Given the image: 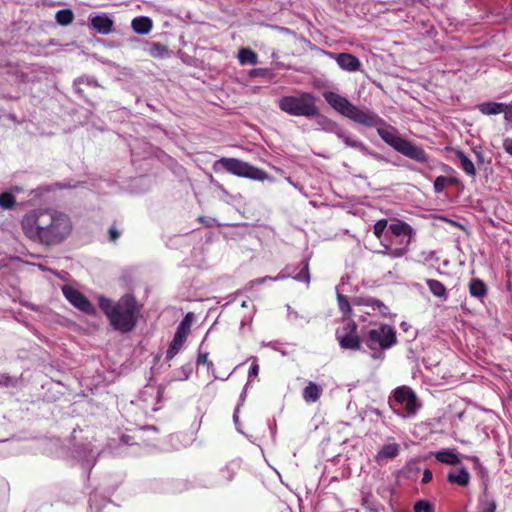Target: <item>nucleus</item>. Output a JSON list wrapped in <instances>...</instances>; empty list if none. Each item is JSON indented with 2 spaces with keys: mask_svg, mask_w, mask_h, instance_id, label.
<instances>
[{
  "mask_svg": "<svg viewBox=\"0 0 512 512\" xmlns=\"http://www.w3.org/2000/svg\"><path fill=\"white\" fill-rule=\"evenodd\" d=\"M192 321H193V314L189 312L185 315V317L182 319V321L178 325L175 334L180 335L182 338L187 340V337L191 330Z\"/></svg>",
  "mask_w": 512,
  "mask_h": 512,
  "instance_id": "25",
  "label": "nucleus"
},
{
  "mask_svg": "<svg viewBox=\"0 0 512 512\" xmlns=\"http://www.w3.org/2000/svg\"><path fill=\"white\" fill-rule=\"evenodd\" d=\"M131 27L137 34L146 35L151 31L153 23L149 17L141 16L132 20Z\"/></svg>",
  "mask_w": 512,
  "mask_h": 512,
  "instance_id": "17",
  "label": "nucleus"
},
{
  "mask_svg": "<svg viewBox=\"0 0 512 512\" xmlns=\"http://www.w3.org/2000/svg\"><path fill=\"white\" fill-rule=\"evenodd\" d=\"M256 377V360H253L249 367V378Z\"/></svg>",
  "mask_w": 512,
  "mask_h": 512,
  "instance_id": "40",
  "label": "nucleus"
},
{
  "mask_svg": "<svg viewBox=\"0 0 512 512\" xmlns=\"http://www.w3.org/2000/svg\"><path fill=\"white\" fill-rule=\"evenodd\" d=\"M360 303L365 306H371L373 308H377V310L383 315L387 316L389 314V308L382 301L376 298H361Z\"/></svg>",
  "mask_w": 512,
  "mask_h": 512,
  "instance_id": "26",
  "label": "nucleus"
},
{
  "mask_svg": "<svg viewBox=\"0 0 512 512\" xmlns=\"http://www.w3.org/2000/svg\"><path fill=\"white\" fill-rule=\"evenodd\" d=\"M196 364L199 366V365H205L207 366V369L209 370L210 368H213V363L212 361L209 360V352L207 351H204L202 349V345H200L199 349H198V354H197V359H196Z\"/></svg>",
  "mask_w": 512,
  "mask_h": 512,
  "instance_id": "32",
  "label": "nucleus"
},
{
  "mask_svg": "<svg viewBox=\"0 0 512 512\" xmlns=\"http://www.w3.org/2000/svg\"><path fill=\"white\" fill-rule=\"evenodd\" d=\"M339 137L343 139L346 146L356 148L365 155H369L376 160L382 159L381 155L375 151L370 150L362 141L357 140L349 135L339 134Z\"/></svg>",
  "mask_w": 512,
  "mask_h": 512,
  "instance_id": "14",
  "label": "nucleus"
},
{
  "mask_svg": "<svg viewBox=\"0 0 512 512\" xmlns=\"http://www.w3.org/2000/svg\"><path fill=\"white\" fill-rule=\"evenodd\" d=\"M216 165L221 166L234 175L256 179V169L238 159L224 157L219 159Z\"/></svg>",
  "mask_w": 512,
  "mask_h": 512,
  "instance_id": "8",
  "label": "nucleus"
},
{
  "mask_svg": "<svg viewBox=\"0 0 512 512\" xmlns=\"http://www.w3.org/2000/svg\"><path fill=\"white\" fill-rule=\"evenodd\" d=\"M387 226H388L387 219H380L374 224L373 233L377 239H381L383 232L387 228Z\"/></svg>",
  "mask_w": 512,
  "mask_h": 512,
  "instance_id": "35",
  "label": "nucleus"
},
{
  "mask_svg": "<svg viewBox=\"0 0 512 512\" xmlns=\"http://www.w3.org/2000/svg\"><path fill=\"white\" fill-rule=\"evenodd\" d=\"M302 268L299 272L295 273L294 271H290L289 267H286L282 272H280L274 280L285 279L288 277H293V279L309 284L310 282V273H309V261L307 259L302 260L301 262Z\"/></svg>",
  "mask_w": 512,
  "mask_h": 512,
  "instance_id": "10",
  "label": "nucleus"
},
{
  "mask_svg": "<svg viewBox=\"0 0 512 512\" xmlns=\"http://www.w3.org/2000/svg\"><path fill=\"white\" fill-rule=\"evenodd\" d=\"M399 247L391 248L390 246H386V251H389V256L392 258H400L407 254L408 247L406 246V241L401 240Z\"/></svg>",
  "mask_w": 512,
  "mask_h": 512,
  "instance_id": "31",
  "label": "nucleus"
},
{
  "mask_svg": "<svg viewBox=\"0 0 512 512\" xmlns=\"http://www.w3.org/2000/svg\"><path fill=\"white\" fill-rule=\"evenodd\" d=\"M414 512H434L433 505L427 500H419L414 504Z\"/></svg>",
  "mask_w": 512,
  "mask_h": 512,
  "instance_id": "34",
  "label": "nucleus"
},
{
  "mask_svg": "<svg viewBox=\"0 0 512 512\" xmlns=\"http://www.w3.org/2000/svg\"><path fill=\"white\" fill-rule=\"evenodd\" d=\"M396 341V333L389 325H382L368 332L367 345L371 349H374L375 345H379L382 349H388L392 347Z\"/></svg>",
  "mask_w": 512,
  "mask_h": 512,
  "instance_id": "5",
  "label": "nucleus"
},
{
  "mask_svg": "<svg viewBox=\"0 0 512 512\" xmlns=\"http://www.w3.org/2000/svg\"><path fill=\"white\" fill-rule=\"evenodd\" d=\"M447 480L450 483H456L459 486L466 487L470 482V474L466 468H461L457 472H449Z\"/></svg>",
  "mask_w": 512,
  "mask_h": 512,
  "instance_id": "18",
  "label": "nucleus"
},
{
  "mask_svg": "<svg viewBox=\"0 0 512 512\" xmlns=\"http://www.w3.org/2000/svg\"><path fill=\"white\" fill-rule=\"evenodd\" d=\"M426 284L430 290V292L440 299L446 300L448 298V292L445 285L435 279H426Z\"/></svg>",
  "mask_w": 512,
  "mask_h": 512,
  "instance_id": "20",
  "label": "nucleus"
},
{
  "mask_svg": "<svg viewBox=\"0 0 512 512\" xmlns=\"http://www.w3.org/2000/svg\"><path fill=\"white\" fill-rule=\"evenodd\" d=\"M266 178V173L261 169H258V181H263Z\"/></svg>",
  "mask_w": 512,
  "mask_h": 512,
  "instance_id": "45",
  "label": "nucleus"
},
{
  "mask_svg": "<svg viewBox=\"0 0 512 512\" xmlns=\"http://www.w3.org/2000/svg\"><path fill=\"white\" fill-rule=\"evenodd\" d=\"M455 155L459 160L461 169L471 178L476 177V169L472 160L460 149L455 150Z\"/></svg>",
  "mask_w": 512,
  "mask_h": 512,
  "instance_id": "15",
  "label": "nucleus"
},
{
  "mask_svg": "<svg viewBox=\"0 0 512 512\" xmlns=\"http://www.w3.org/2000/svg\"><path fill=\"white\" fill-rule=\"evenodd\" d=\"M99 307L113 329L121 333L134 330L141 311V306L131 294H125L117 301L100 297Z\"/></svg>",
  "mask_w": 512,
  "mask_h": 512,
  "instance_id": "3",
  "label": "nucleus"
},
{
  "mask_svg": "<svg viewBox=\"0 0 512 512\" xmlns=\"http://www.w3.org/2000/svg\"><path fill=\"white\" fill-rule=\"evenodd\" d=\"M336 62L343 70L355 72L359 70L360 60L350 53H339L336 56Z\"/></svg>",
  "mask_w": 512,
  "mask_h": 512,
  "instance_id": "13",
  "label": "nucleus"
},
{
  "mask_svg": "<svg viewBox=\"0 0 512 512\" xmlns=\"http://www.w3.org/2000/svg\"><path fill=\"white\" fill-rule=\"evenodd\" d=\"M251 75L253 74H256V70L255 69H252L251 72H250Z\"/></svg>",
  "mask_w": 512,
  "mask_h": 512,
  "instance_id": "52",
  "label": "nucleus"
},
{
  "mask_svg": "<svg viewBox=\"0 0 512 512\" xmlns=\"http://www.w3.org/2000/svg\"><path fill=\"white\" fill-rule=\"evenodd\" d=\"M321 388L314 382H309L304 388L303 398L306 402H316L321 396Z\"/></svg>",
  "mask_w": 512,
  "mask_h": 512,
  "instance_id": "23",
  "label": "nucleus"
},
{
  "mask_svg": "<svg viewBox=\"0 0 512 512\" xmlns=\"http://www.w3.org/2000/svg\"><path fill=\"white\" fill-rule=\"evenodd\" d=\"M399 454V445L397 443L385 444L378 453L380 458H395Z\"/></svg>",
  "mask_w": 512,
  "mask_h": 512,
  "instance_id": "28",
  "label": "nucleus"
},
{
  "mask_svg": "<svg viewBox=\"0 0 512 512\" xmlns=\"http://www.w3.org/2000/svg\"><path fill=\"white\" fill-rule=\"evenodd\" d=\"M434 456L437 461L448 465H457L461 462L459 456L450 450L438 451Z\"/></svg>",
  "mask_w": 512,
  "mask_h": 512,
  "instance_id": "21",
  "label": "nucleus"
},
{
  "mask_svg": "<svg viewBox=\"0 0 512 512\" xmlns=\"http://www.w3.org/2000/svg\"><path fill=\"white\" fill-rule=\"evenodd\" d=\"M337 340L342 349L359 350L361 339L357 334V324L354 321L348 322L342 331L337 332Z\"/></svg>",
  "mask_w": 512,
  "mask_h": 512,
  "instance_id": "6",
  "label": "nucleus"
},
{
  "mask_svg": "<svg viewBox=\"0 0 512 512\" xmlns=\"http://www.w3.org/2000/svg\"><path fill=\"white\" fill-rule=\"evenodd\" d=\"M279 108L292 116L315 117L319 115L316 106V98L308 92H302L298 96H283L278 102Z\"/></svg>",
  "mask_w": 512,
  "mask_h": 512,
  "instance_id": "4",
  "label": "nucleus"
},
{
  "mask_svg": "<svg viewBox=\"0 0 512 512\" xmlns=\"http://www.w3.org/2000/svg\"><path fill=\"white\" fill-rule=\"evenodd\" d=\"M185 342L186 339L182 338L180 335L174 334V337L166 351V360H172L178 354Z\"/></svg>",
  "mask_w": 512,
  "mask_h": 512,
  "instance_id": "22",
  "label": "nucleus"
},
{
  "mask_svg": "<svg viewBox=\"0 0 512 512\" xmlns=\"http://www.w3.org/2000/svg\"><path fill=\"white\" fill-rule=\"evenodd\" d=\"M476 157L478 159L479 162H483V154L482 152H476Z\"/></svg>",
  "mask_w": 512,
  "mask_h": 512,
  "instance_id": "48",
  "label": "nucleus"
},
{
  "mask_svg": "<svg viewBox=\"0 0 512 512\" xmlns=\"http://www.w3.org/2000/svg\"><path fill=\"white\" fill-rule=\"evenodd\" d=\"M326 102L339 114L367 128H376L380 138L398 153L418 163H427L429 156L423 148L398 135L397 130L383 118L369 109H360L346 97L332 91H325Z\"/></svg>",
  "mask_w": 512,
  "mask_h": 512,
  "instance_id": "1",
  "label": "nucleus"
},
{
  "mask_svg": "<svg viewBox=\"0 0 512 512\" xmlns=\"http://www.w3.org/2000/svg\"><path fill=\"white\" fill-rule=\"evenodd\" d=\"M446 186H448V185H447L446 177L445 176H438L435 179V181H434V190H435V192L440 193V192L444 191Z\"/></svg>",
  "mask_w": 512,
  "mask_h": 512,
  "instance_id": "36",
  "label": "nucleus"
},
{
  "mask_svg": "<svg viewBox=\"0 0 512 512\" xmlns=\"http://www.w3.org/2000/svg\"><path fill=\"white\" fill-rule=\"evenodd\" d=\"M233 418H234V421H235V424H236V426H237L238 430H239L241 433L245 434V432L240 428V424H239V421H238L237 411H235V413H234V415H233Z\"/></svg>",
  "mask_w": 512,
  "mask_h": 512,
  "instance_id": "44",
  "label": "nucleus"
},
{
  "mask_svg": "<svg viewBox=\"0 0 512 512\" xmlns=\"http://www.w3.org/2000/svg\"><path fill=\"white\" fill-rule=\"evenodd\" d=\"M393 400L389 401L390 407L394 410L395 403L405 405V411L408 414L415 413L417 409V398L415 393L406 386L398 387L394 390Z\"/></svg>",
  "mask_w": 512,
  "mask_h": 512,
  "instance_id": "7",
  "label": "nucleus"
},
{
  "mask_svg": "<svg viewBox=\"0 0 512 512\" xmlns=\"http://www.w3.org/2000/svg\"><path fill=\"white\" fill-rule=\"evenodd\" d=\"M257 75H258V77H262V76L266 75V70L258 68Z\"/></svg>",
  "mask_w": 512,
  "mask_h": 512,
  "instance_id": "47",
  "label": "nucleus"
},
{
  "mask_svg": "<svg viewBox=\"0 0 512 512\" xmlns=\"http://www.w3.org/2000/svg\"><path fill=\"white\" fill-rule=\"evenodd\" d=\"M467 459L470 460L471 462H473L475 467L480 466V460L477 456H469V457H467Z\"/></svg>",
  "mask_w": 512,
  "mask_h": 512,
  "instance_id": "43",
  "label": "nucleus"
},
{
  "mask_svg": "<svg viewBox=\"0 0 512 512\" xmlns=\"http://www.w3.org/2000/svg\"><path fill=\"white\" fill-rule=\"evenodd\" d=\"M386 246L387 245H383V250H380L377 253L382 254V255H389V251H386Z\"/></svg>",
  "mask_w": 512,
  "mask_h": 512,
  "instance_id": "46",
  "label": "nucleus"
},
{
  "mask_svg": "<svg viewBox=\"0 0 512 512\" xmlns=\"http://www.w3.org/2000/svg\"><path fill=\"white\" fill-rule=\"evenodd\" d=\"M16 205V197L10 191L0 193V208L3 210L13 209Z\"/></svg>",
  "mask_w": 512,
  "mask_h": 512,
  "instance_id": "27",
  "label": "nucleus"
},
{
  "mask_svg": "<svg viewBox=\"0 0 512 512\" xmlns=\"http://www.w3.org/2000/svg\"><path fill=\"white\" fill-rule=\"evenodd\" d=\"M337 301L340 311L343 313L344 316H349L352 312V308L350 306L349 300L347 296L338 293L337 294Z\"/></svg>",
  "mask_w": 512,
  "mask_h": 512,
  "instance_id": "33",
  "label": "nucleus"
},
{
  "mask_svg": "<svg viewBox=\"0 0 512 512\" xmlns=\"http://www.w3.org/2000/svg\"><path fill=\"white\" fill-rule=\"evenodd\" d=\"M55 18L58 24L67 26L73 22L74 14L70 9H62L56 13Z\"/></svg>",
  "mask_w": 512,
  "mask_h": 512,
  "instance_id": "30",
  "label": "nucleus"
},
{
  "mask_svg": "<svg viewBox=\"0 0 512 512\" xmlns=\"http://www.w3.org/2000/svg\"><path fill=\"white\" fill-rule=\"evenodd\" d=\"M505 151L512 155V139H506L504 142Z\"/></svg>",
  "mask_w": 512,
  "mask_h": 512,
  "instance_id": "41",
  "label": "nucleus"
},
{
  "mask_svg": "<svg viewBox=\"0 0 512 512\" xmlns=\"http://www.w3.org/2000/svg\"><path fill=\"white\" fill-rule=\"evenodd\" d=\"M109 240L115 242L120 237V232L115 228L111 227L108 231Z\"/></svg>",
  "mask_w": 512,
  "mask_h": 512,
  "instance_id": "38",
  "label": "nucleus"
},
{
  "mask_svg": "<svg viewBox=\"0 0 512 512\" xmlns=\"http://www.w3.org/2000/svg\"><path fill=\"white\" fill-rule=\"evenodd\" d=\"M507 105L497 102H485L478 106L479 111L484 115H496L505 112Z\"/></svg>",
  "mask_w": 512,
  "mask_h": 512,
  "instance_id": "19",
  "label": "nucleus"
},
{
  "mask_svg": "<svg viewBox=\"0 0 512 512\" xmlns=\"http://www.w3.org/2000/svg\"><path fill=\"white\" fill-rule=\"evenodd\" d=\"M433 478L432 472L429 469H425L423 472L422 483H429Z\"/></svg>",
  "mask_w": 512,
  "mask_h": 512,
  "instance_id": "39",
  "label": "nucleus"
},
{
  "mask_svg": "<svg viewBox=\"0 0 512 512\" xmlns=\"http://www.w3.org/2000/svg\"><path fill=\"white\" fill-rule=\"evenodd\" d=\"M62 292L65 298L80 311L88 315H93L95 313V308L92 303L75 288L65 285L62 288Z\"/></svg>",
  "mask_w": 512,
  "mask_h": 512,
  "instance_id": "9",
  "label": "nucleus"
},
{
  "mask_svg": "<svg viewBox=\"0 0 512 512\" xmlns=\"http://www.w3.org/2000/svg\"><path fill=\"white\" fill-rule=\"evenodd\" d=\"M148 54L154 58L163 59L169 56L168 46L160 42H152L148 47Z\"/></svg>",
  "mask_w": 512,
  "mask_h": 512,
  "instance_id": "24",
  "label": "nucleus"
},
{
  "mask_svg": "<svg viewBox=\"0 0 512 512\" xmlns=\"http://www.w3.org/2000/svg\"><path fill=\"white\" fill-rule=\"evenodd\" d=\"M236 466H237L236 464H231V465L227 466L226 469H227V471H230V470L233 471Z\"/></svg>",
  "mask_w": 512,
  "mask_h": 512,
  "instance_id": "50",
  "label": "nucleus"
},
{
  "mask_svg": "<svg viewBox=\"0 0 512 512\" xmlns=\"http://www.w3.org/2000/svg\"><path fill=\"white\" fill-rule=\"evenodd\" d=\"M91 27L98 33L107 35L113 30L114 22L107 15H97L90 18Z\"/></svg>",
  "mask_w": 512,
  "mask_h": 512,
  "instance_id": "11",
  "label": "nucleus"
},
{
  "mask_svg": "<svg viewBox=\"0 0 512 512\" xmlns=\"http://www.w3.org/2000/svg\"><path fill=\"white\" fill-rule=\"evenodd\" d=\"M389 229L396 237L405 236L407 238L405 240L406 246L411 244V240L414 235V229L410 224L402 220H397L395 223L390 224Z\"/></svg>",
  "mask_w": 512,
  "mask_h": 512,
  "instance_id": "12",
  "label": "nucleus"
},
{
  "mask_svg": "<svg viewBox=\"0 0 512 512\" xmlns=\"http://www.w3.org/2000/svg\"><path fill=\"white\" fill-rule=\"evenodd\" d=\"M447 185H455L459 183V179L456 177H446Z\"/></svg>",
  "mask_w": 512,
  "mask_h": 512,
  "instance_id": "42",
  "label": "nucleus"
},
{
  "mask_svg": "<svg viewBox=\"0 0 512 512\" xmlns=\"http://www.w3.org/2000/svg\"><path fill=\"white\" fill-rule=\"evenodd\" d=\"M468 289L469 294L478 299L485 297L488 293L487 285L479 278H472L469 282Z\"/></svg>",
  "mask_w": 512,
  "mask_h": 512,
  "instance_id": "16",
  "label": "nucleus"
},
{
  "mask_svg": "<svg viewBox=\"0 0 512 512\" xmlns=\"http://www.w3.org/2000/svg\"><path fill=\"white\" fill-rule=\"evenodd\" d=\"M238 59L242 65L255 64L256 54L249 48H241L238 53Z\"/></svg>",
  "mask_w": 512,
  "mask_h": 512,
  "instance_id": "29",
  "label": "nucleus"
},
{
  "mask_svg": "<svg viewBox=\"0 0 512 512\" xmlns=\"http://www.w3.org/2000/svg\"><path fill=\"white\" fill-rule=\"evenodd\" d=\"M372 412L377 416H382V412L379 409H373Z\"/></svg>",
  "mask_w": 512,
  "mask_h": 512,
  "instance_id": "49",
  "label": "nucleus"
},
{
  "mask_svg": "<svg viewBox=\"0 0 512 512\" xmlns=\"http://www.w3.org/2000/svg\"><path fill=\"white\" fill-rule=\"evenodd\" d=\"M496 511V503L493 500H488L484 503L483 509L481 512H495Z\"/></svg>",
  "mask_w": 512,
  "mask_h": 512,
  "instance_id": "37",
  "label": "nucleus"
},
{
  "mask_svg": "<svg viewBox=\"0 0 512 512\" xmlns=\"http://www.w3.org/2000/svg\"><path fill=\"white\" fill-rule=\"evenodd\" d=\"M21 229L27 239L46 248L62 244L72 233L69 215L52 208H39L26 213Z\"/></svg>",
  "mask_w": 512,
  "mask_h": 512,
  "instance_id": "2",
  "label": "nucleus"
},
{
  "mask_svg": "<svg viewBox=\"0 0 512 512\" xmlns=\"http://www.w3.org/2000/svg\"><path fill=\"white\" fill-rule=\"evenodd\" d=\"M265 281V278H262V279H258L257 280V283L260 284V283H263Z\"/></svg>",
  "mask_w": 512,
  "mask_h": 512,
  "instance_id": "51",
  "label": "nucleus"
}]
</instances>
